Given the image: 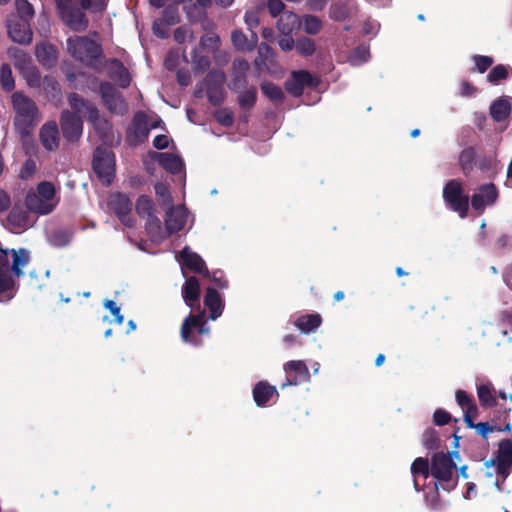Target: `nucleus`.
I'll return each instance as SVG.
<instances>
[{
    "label": "nucleus",
    "instance_id": "1",
    "mask_svg": "<svg viewBox=\"0 0 512 512\" xmlns=\"http://www.w3.org/2000/svg\"><path fill=\"white\" fill-rule=\"evenodd\" d=\"M12 256L11 270L15 276H23V268L30 261V252L24 248L0 249V293L11 290L15 282L8 273L9 255Z\"/></svg>",
    "mask_w": 512,
    "mask_h": 512
},
{
    "label": "nucleus",
    "instance_id": "2",
    "mask_svg": "<svg viewBox=\"0 0 512 512\" xmlns=\"http://www.w3.org/2000/svg\"><path fill=\"white\" fill-rule=\"evenodd\" d=\"M12 104L16 113L14 119L16 130L23 137L29 135L39 121L36 104L20 92L12 95Z\"/></svg>",
    "mask_w": 512,
    "mask_h": 512
},
{
    "label": "nucleus",
    "instance_id": "3",
    "mask_svg": "<svg viewBox=\"0 0 512 512\" xmlns=\"http://www.w3.org/2000/svg\"><path fill=\"white\" fill-rule=\"evenodd\" d=\"M69 103L74 111L88 118L104 142L113 141V138L109 137V134L112 133L110 124L106 119L100 117L98 109L92 103L85 101L75 93L69 96Z\"/></svg>",
    "mask_w": 512,
    "mask_h": 512
},
{
    "label": "nucleus",
    "instance_id": "4",
    "mask_svg": "<svg viewBox=\"0 0 512 512\" xmlns=\"http://www.w3.org/2000/svg\"><path fill=\"white\" fill-rule=\"evenodd\" d=\"M67 51L76 60L88 66H95L102 54L100 45L86 36L68 38Z\"/></svg>",
    "mask_w": 512,
    "mask_h": 512
},
{
    "label": "nucleus",
    "instance_id": "5",
    "mask_svg": "<svg viewBox=\"0 0 512 512\" xmlns=\"http://www.w3.org/2000/svg\"><path fill=\"white\" fill-rule=\"evenodd\" d=\"M25 203L31 212L40 215L49 214L57 204L54 185L46 181L39 183L35 192L27 194Z\"/></svg>",
    "mask_w": 512,
    "mask_h": 512
},
{
    "label": "nucleus",
    "instance_id": "6",
    "mask_svg": "<svg viewBox=\"0 0 512 512\" xmlns=\"http://www.w3.org/2000/svg\"><path fill=\"white\" fill-rule=\"evenodd\" d=\"M487 469L495 467L496 475L502 478V482L512 471V441L509 439L501 440L494 456L484 462Z\"/></svg>",
    "mask_w": 512,
    "mask_h": 512
},
{
    "label": "nucleus",
    "instance_id": "7",
    "mask_svg": "<svg viewBox=\"0 0 512 512\" xmlns=\"http://www.w3.org/2000/svg\"><path fill=\"white\" fill-rule=\"evenodd\" d=\"M209 334V328L204 322V311L196 315H189L182 324L181 338L184 342L194 346L201 345L202 336Z\"/></svg>",
    "mask_w": 512,
    "mask_h": 512
},
{
    "label": "nucleus",
    "instance_id": "8",
    "mask_svg": "<svg viewBox=\"0 0 512 512\" xmlns=\"http://www.w3.org/2000/svg\"><path fill=\"white\" fill-rule=\"evenodd\" d=\"M443 198L446 204L461 218L467 216L469 198L464 194L461 183L457 180H450L443 189Z\"/></svg>",
    "mask_w": 512,
    "mask_h": 512
},
{
    "label": "nucleus",
    "instance_id": "9",
    "mask_svg": "<svg viewBox=\"0 0 512 512\" xmlns=\"http://www.w3.org/2000/svg\"><path fill=\"white\" fill-rule=\"evenodd\" d=\"M459 457L457 452L434 454L431 459V475L440 481H450L457 468L454 459H459Z\"/></svg>",
    "mask_w": 512,
    "mask_h": 512
},
{
    "label": "nucleus",
    "instance_id": "10",
    "mask_svg": "<svg viewBox=\"0 0 512 512\" xmlns=\"http://www.w3.org/2000/svg\"><path fill=\"white\" fill-rule=\"evenodd\" d=\"M137 213L147 217V231L153 241L159 242L166 236L161 229L160 220L154 215L153 201L147 196H140L136 203Z\"/></svg>",
    "mask_w": 512,
    "mask_h": 512
},
{
    "label": "nucleus",
    "instance_id": "11",
    "mask_svg": "<svg viewBox=\"0 0 512 512\" xmlns=\"http://www.w3.org/2000/svg\"><path fill=\"white\" fill-rule=\"evenodd\" d=\"M114 165V155L109 149L106 147H98L95 150L93 169L103 183L110 184L112 181L115 171Z\"/></svg>",
    "mask_w": 512,
    "mask_h": 512
},
{
    "label": "nucleus",
    "instance_id": "12",
    "mask_svg": "<svg viewBox=\"0 0 512 512\" xmlns=\"http://www.w3.org/2000/svg\"><path fill=\"white\" fill-rule=\"evenodd\" d=\"M57 9L61 20L71 30L81 32L87 29L89 20L81 7L78 8L73 2H69Z\"/></svg>",
    "mask_w": 512,
    "mask_h": 512
},
{
    "label": "nucleus",
    "instance_id": "13",
    "mask_svg": "<svg viewBox=\"0 0 512 512\" xmlns=\"http://www.w3.org/2000/svg\"><path fill=\"white\" fill-rule=\"evenodd\" d=\"M318 80L305 70L294 71L285 83V88L293 96H300L305 87H316Z\"/></svg>",
    "mask_w": 512,
    "mask_h": 512
},
{
    "label": "nucleus",
    "instance_id": "14",
    "mask_svg": "<svg viewBox=\"0 0 512 512\" xmlns=\"http://www.w3.org/2000/svg\"><path fill=\"white\" fill-rule=\"evenodd\" d=\"M81 116L77 111L75 113L69 111L62 112L61 128L66 140L74 142L82 135L83 125Z\"/></svg>",
    "mask_w": 512,
    "mask_h": 512
},
{
    "label": "nucleus",
    "instance_id": "15",
    "mask_svg": "<svg viewBox=\"0 0 512 512\" xmlns=\"http://www.w3.org/2000/svg\"><path fill=\"white\" fill-rule=\"evenodd\" d=\"M7 30L10 39L19 44H29L32 40L30 22L19 20L16 17H9Z\"/></svg>",
    "mask_w": 512,
    "mask_h": 512
},
{
    "label": "nucleus",
    "instance_id": "16",
    "mask_svg": "<svg viewBox=\"0 0 512 512\" xmlns=\"http://www.w3.org/2000/svg\"><path fill=\"white\" fill-rule=\"evenodd\" d=\"M102 99L107 108L115 114H124L127 111V104L120 93L108 82L100 85Z\"/></svg>",
    "mask_w": 512,
    "mask_h": 512
},
{
    "label": "nucleus",
    "instance_id": "17",
    "mask_svg": "<svg viewBox=\"0 0 512 512\" xmlns=\"http://www.w3.org/2000/svg\"><path fill=\"white\" fill-rule=\"evenodd\" d=\"M189 212L184 205L172 206L166 211L165 226L167 234L182 230L188 222Z\"/></svg>",
    "mask_w": 512,
    "mask_h": 512
},
{
    "label": "nucleus",
    "instance_id": "18",
    "mask_svg": "<svg viewBox=\"0 0 512 512\" xmlns=\"http://www.w3.org/2000/svg\"><path fill=\"white\" fill-rule=\"evenodd\" d=\"M497 198L498 191L495 185L492 183L484 184L472 195L471 205L473 209L482 213L485 207L493 205Z\"/></svg>",
    "mask_w": 512,
    "mask_h": 512
},
{
    "label": "nucleus",
    "instance_id": "19",
    "mask_svg": "<svg viewBox=\"0 0 512 512\" xmlns=\"http://www.w3.org/2000/svg\"><path fill=\"white\" fill-rule=\"evenodd\" d=\"M284 371L289 373H295L296 376L292 379H287L285 383L282 384V388L291 385H298L300 382H309L310 381V373L306 363L302 360H293L284 364Z\"/></svg>",
    "mask_w": 512,
    "mask_h": 512
},
{
    "label": "nucleus",
    "instance_id": "20",
    "mask_svg": "<svg viewBox=\"0 0 512 512\" xmlns=\"http://www.w3.org/2000/svg\"><path fill=\"white\" fill-rule=\"evenodd\" d=\"M148 135L149 127L147 124L146 116L143 113H137L134 116L132 125L128 130V137L130 142L133 144H138L147 139Z\"/></svg>",
    "mask_w": 512,
    "mask_h": 512
},
{
    "label": "nucleus",
    "instance_id": "21",
    "mask_svg": "<svg viewBox=\"0 0 512 512\" xmlns=\"http://www.w3.org/2000/svg\"><path fill=\"white\" fill-rule=\"evenodd\" d=\"M107 72L109 77L120 87L126 88L130 85L131 77L127 68L117 59H112L107 63Z\"/></svg>",
    "mask_w": 512,
    "mask_h": 512
},
{
    "label": "nucleus",
    "instance_id": "22",
    "mask_svg": "<svg viewBox=\"0 0 512 512\" xmlns=\"http://www.w3.org/2000/svg\"><path fill=\"white\" fill-rule=\"evenodd\" d=\"M225 75L222 71H212L207 75L206 86L211 102L218 104L221 101L220 89L224 83Z\"/></svg>",
    "mask_w": 512,
    "mask_h": 512
},
{
    "label": "nucleus",
    "instance_id": "23",
    "mask_svg": "<svg viewBox=\"0 0 512 512\" xmlns=\"http://www.w3.org/2000/svg\"><path fill=\"white\" fill-rule=\"evenodd\" d=\"M176 259L181 264L182 269L186 267L197 273H201L205 269V262L203 259L189 247H185L181 253L176 256Z\"/></svg>",
    "mask_w": 512,
    "mask_h": 512
},
{
    "label": "nucleus",
    "instance_id": "24",
    "mask_svg": "<svg viewBox=\"0 0 512 512\" xmlns=\"http://www.w3.org/2000/svg\"><path fill=\"white\" fill-rule=\"evenodd\" d=\"M204 304L209 309V318L211 320H216L222 315L224 309V301L220 294L215 290V288L208 287L206 289Z\"/></svg>",
    "mask_w": 512,
    "mask_h": 512
},
{
    "label": "nucleus",
    "instance_id": "25",
    "mask_svg": "<svg viewBox=\"0 0 512 512\" xmlns=\"http://www.w3.org/2000/svg\"><path fill=\"white\" fill-rule=\"evenodd\" d=\"M40 140L42 145L49 151L58 148L59 131L55 121L44 124L40 130Z\"/></svg>",
    "mask_w": 512,
    "mask_h": 512
},
{
    "label": "nucleus",
    "instance_id": "26",
    "mask_svg": "<svg viewBox=\"0 0 512 512\" xmlns=\"http://www.w3.org/2000/svg\"><path fill=\"white\" fill-rule=\"evenodd\" d=\"M35 55L39 63L44 67L51 68L57 63V50L48 42L38 43L35 47Z\"/></svg>",
    "mask_w": 512,
    "mask_h": 512
},
{
    "label": "nucleus",
    "instance_id": "27",
    "mask_svg": "<svg viewBox=\"0 0 512 512\" xmlns=\"http://www.w3.org/2000/svg\"><path fill=\"white\" fill-rule=\"evenodd\" d=\"M7 222L10 229L15 233H19L20 231L26 230L32 226L29 214L20 207H14L12 209L8 215Z\"/></svg>",
    "mask_w": 512,
    "mask_h": 512
},
{
    "label": "nucleus",
    "instance_id": "28",
    "mask_svg": "<svg viewBox=\"0 0 512 512\" xmlns=\"http://www.w3.org/2000/svg\"><path fill=\"white\" fill-rule=\"evenodd\" d=\"M182 296L185 304L191 309H193L195 305L199 306L200 284L197 278L189 277L186 279L182 287Z\"/></svg>",
    "mask_w": 512,
    "mask_h": 512
},
{
    "label": "nucleus",
    "instance_id": "29",
    "mask_svg": "<svg viewBox=\"0 0 512 512\" xmlns=\"http://www.w3.org/2000/svg\"><path fill=\"white\" fill-rule=\"evenodd\" d=\"M155 159L158 163L170 173H178L182 171L184 163L182 159L172 153H155Z\"/></svg>",
    "mask_w": 512,
    "mask_h": 512
},
{
    "label": "nucleus",
    "instance_id": "30",
    "mask_svg": "<svg viewBox=\"0 0 512 512\" xmlns=\"http://www.w3.org/2000/svg\"><path fill=\"white\" fill-rule=\"evenodd\" d=\"M274 395L278 396L276 388L264 381L257 383L253 389V398L258 406H265Z\"/></svg>",
    "mask_w": 512,
    "mask_h": 512
},
{
    "label": "nucleus",
    "instance_id": "31",
    "mask_svg": "<svg viewBox=\"0 0 512 512\" xmlns=\"http://www.w3.org/2000/svg\"><path fill=\"white\" fill-rule=\"evenodd\" d=\"M322 319L319 314H307L298 317L294 321V325L305 334L316 331L321 325Z\"/></svg>",
    "mask_w": 512,
    "mask_h": 512
},
{
    "label": "nucleus",
    "instance_id": "32",
    "mask_svg": "<svg viewBox=\"0 0 512 512\" xmlns=\"http://www.w3.org/2000/svg\"><path fill=\"white\" fill-rule=\"evenodd\" d=\"M277 27L282 34H291L300 27V18L293 12H284L277 22Z\"/></svg>",
    "mask_w": 512,
    "mask_h": 512
},
{
    "label": "nucleus",
    "instance_id": "33",
    "mask_svg": "<svg viewBox=\"0 0 512 512\" xmlns=\"http://www.w3.org/2000/svg\"><path fill=\"white\" fill-rule=\"evenodd\" d=\"M511 98H499L495 100L491 107L490 113L494 120L502 121L508 117L511 111Z\"/></svg>",
    "mask_w": 512,
    "mask_h": 512
},
{
    "label": "nucleus",
    "instance_id": "34",
    "mask_svg": "<svg viewBox=\"0 0 512 512\" xmlns=\"http://www.w3.org/2000/svg\"><path fill=\"white\" fill-rule=\"evenodd\" d=\"M8 55L20 73L33 64L31 56L22 49L9 48Z\"/></svg>",
    "mask_w": 512,
    "mask_h": 512
},
{
    "label": "nucleus",
    "instance_id": "35",
    "mask_svg": "<svg viewBox=\"0 0 512 512\" xmlns=\"http://www.w3.org/2000/svg\"><path fill=\"white\" fill-rule=\"evenodd\" d=\"M456 401L458 405L465 411V420L472 425L470 420L471 415H475L477 407L473 399L463 390L456 391Z\"/></svg>",
    "mask_w": 512,
    "mask_h": 512
},
{
    "label": "nucleus",
    "instance_id": "36",
    "mask_svg": "<svg viewBox=\"0 0 512 512\" xmlns=\"http://www.w3.org/2000/svg\"><path fill=\"white\" fill-rule=\"evenodd\" d=\"M495 390L491 383L486 382L477 386V394L482 406L492 407L496 404Z\"/></svg>",
    "mask_w": 512,
    "mask_h": 512
},
{
    "label": "nucleus",
    "instance_id": "37",
    "mask_svg": "<svg viewBox=\"0 0 512 512\" xmlns=\"http://www.w3.org/2000/svg\"><path fill=\"white\" fill-rule=\"evenodd\" d=\"M114 201L115 212L119 219L124 225L131 227V222H126V218L128 217V213L131 212L132 207L130 200L123 195H117Z\"/></svg>",
    "mask_w": 512,
    "mask_h": 512
},
{
    "label": "nucleus",
    "instance_id": "38",
    "mask_svg": "<svg viewBox=\"0 0 512 512\" xmlns=\"http://www.w3.org/2000/svg\"><path fill=\"white\" fill-rule=\"evenodd\" d=\"M256 40H257V37H256V34H254V33L252 34L251 41H249L247 39L246 35L240 30H235L231 34V41H232L233 45L235 46V48H237L238 50H243V51L252 50L256 43Z\"/></svg>",
    "mask_w": 512,
    "mask_h": 512
},
{
    "label": "nucleus",
    "instance_id": "39",
    "mask_svg": "<svg viewBox=\"0 0 512 512\" xmlns=\"http://www.w3.org/2000/svg\"><path fill=\"white\" fill-rule=\"evenodd\" d=\"M300 26H302L306 34L316 35L322 29V21L317 16L305 15L302 20H300Z\"/></svg>",
    "mask_w": 512,
    "mask_h": 512
},
{
    "label": "nucleus",
    "instance_id": "40",
    "mask_svg": "<svg viewBox=\"0 0 512 512\" xmlns=\"http://www.w3.org/2000/svg\"><path fill=\"white\" fill-rule=\"evenodd\" d=\"M16 14L11 17H16L19 20H26L30 22L34 17L33 6L27 0L15 1Z\"/></svg>",
    "mask_w": 512,
    "mask_h": 512
},
{
    "label": "nucleus",
    "instance_id": "41",
    "mask_svg": "<svg viewBox=\"0 0 512 512\" xmlns=\"http://www.w3.org/2000/svg\"><path fill=\"white\" fill-rule=\"evenodd\" d=\"M296 50L302 56H312L316 51L315 41L308 37H300L296 40Z\"/></svg>",
    "mask_w": 512,
    "mask_h": 512
},
{
    "label": "nucleus",
    "instance_id": "42",
    "mask_svg": "<svg viewBox=\"0 0 512 512\" xmlns=\"http://www.w3.org/2000/svg\"><path fill=\"white\" fill-rule=\"evenodd\" d=\"M511 70L509 66L503 64L496 65L487 75V80L492 84H498L499 81L508 77Z\"/></svg>",
    "mask_w": 512,
    "mask_h": 512
},
{
    "label": "nucleus",
    "instance_id": "43",
    "mask_svg": "<svg viewBox=\"0 0 512 512\" xmlns=\"http://www.w3.org/2000/svg\"><path fill=\"white\" fill-rule=\"evenodd\" d=\"M42 85H43V89L45 91V93L47 94V96H49L50 98L54 99V100H59L60 97H61V90H60V87H59V84L58 82L53 79L52 77H44V79L42 80Z\"/></svg>",
    "mask_w": 512,
    "mask_h": 512
},
{
    "label": "nucleus",
    "instance_id": "44",
    "mask_svg": "<svg viewBox=\"0 0 512 512\" xmlns=\"http://www.w3.org/2000/svg\"><path fill=\"white\" fill-rule=\"evenodd\" d=\"M261 90L265 96L275 102H280L284 97L282 89L270 82L263 83L261 85Z\"/></svg>",
    "mask_w": 512,
    "mask_h": 512
},
{
    "label": "nucleus",
    "instance_id": "45",
    "mask_svg": "<svg viewBox=\"0 0 512 512\" xmlns=\"http://www.w3.org/2000/svg\"><path fill=\"white\" fill-rule=\"evenodd\" d=\"M0 83L4 90L12 91L15 87L12 70L8 64H3L0 69Z\"/></svg>",
    "mask_w": 512,
    "mask_h": 512
},
{
    "label": "nucleus",
    "instance_id": "46",
    "mask_svg": "<svg viewBox=\"0 0 512 512\" xmlns=\"http://www.w3.org/2000/svg\"><path fill=\"white\" fill-rule=\"evenodd\" d=\"M20 74L26 80V83H27L28 86H30V87H39L41 85L40 73H39L37 67L34 64H32L31 66L26 68Z\"/></svg>",
    "mask_w": 512,
    "mask_h": 512
},
{
    "label": "nucleus",
    "instance_id": "47",
    "mask_svg": "<svg viewBox=\"0 0 512 512\" xmlns=\"http://www.w3.org/2000/svg\"><path fill=\"white\" fill-rule=\"evenodd\" d=\"M411 473L414 478L417 475H422L424 478H428L431 474V467L429 468V463L424 458H416L411 465Z\"/></svg>",
    "mask_w": 512,
    "mask_h": 512
},
{
    "label": "nucleus",
    "instance_id": "48",
    "mask_svg": "<svg viewBox=\"0 0 512 512\" xmlns=\"http://www.w3.org/2000/svg\"><path fill=\"white\" fill-rule=\"evenodd\" d=\"M369 58H370V52H369L368 47L359 46L350 55L349 62L354 66H358V65H361V64L367 62Z\"/></svg>",
    "mask_w": 512,
    "mask_h": 512
},
{
    "label": "nucleus",
    "instance_id": "49",
    "mask_svg": "<svg viewBox=\"0 0 512 512\" xmlns=\"http://www.w3.org/2000/svg\"><path fill=\"white\" fill-rule=\"evenodd\" d=\"M80 7L92 13H102L106 7V0H79Z\"/></svg>",
    "mask_w": 512,
    "mask_h": 512
},
{
    "label": "nucleus",
    "instance_id": "50",
    "mask_svg": "<svg viewBox=\"0 0 512 512\" xmlns=\"http://www.w3.org/2000/svg\"><path fill=\"white\" fill-rule=\"evenodd\" d=\"M329 15L333 20L342 21L349 15V8L344 3H335L331 6Z\"/></svg>",
    "mask_w": 512,
    "mask_h": 512
},
{
    "label": "nucleus",
    "instance_id": "51",
    "mask_svg": "<svg viewBox=\"0 0 512 512\" xmlns=\"http://www.w3.org/2000/svg\"><path fill=\"white\" fill-rule=\"evenodd\" d=\"M472 60L479 73L486 72L494 63V59L492 57L484 55H474L472 56Z\"/></svg>",
    "mask_w": 512,
    "mask_h": 512
},
{
    "label": "nucleus",
    "instance_id": "52",
    "mask_svg": "<svg viewBox=\"0 0 512 512\" xmlns=\"http://www.w3.org/2000/svg\"><path fill=\"white\" fill-rule=\"evenodd\" d=\"M219 36L216 33L209 32L201 37L200 45L208 50H214L219 45Z\"/></svg>",
    "mask_w": 512,
    "mask_h": 512
},
{
    "label": "nucleus",
    "instance_id": "53",
    "mask_svg": "<svg viewBox=\"0 0 512 512\" xmlns=\"http://www.w3.org/2000/svg\"><path fill=\"white\" fill-rule=\"evenodd\" d=\"M256 100L255 88H249L239 95V103L242 107L250 108Z\"/></svg>",
    "mask_w": 512,
    "mask_h": 512
},
{
    "label": "nucleus",
    "instance_id": "54",
    "mask_svg": "<svg viewBox=\"0 0 512 512\" xmlns=\"http://www.w3.org/2000/svg\"><path fill=\"white\" fill-rule=\"evenodd\" d=\"M155 193L163 205L170 204L172 202L169 189L165 184L157 183L155 185Z\"/></svg>",
    "mask_w": 512,
    "mask_h": 512
},
{
    "label": "nucleus",
    "instance_id": "55",
    "mask_svg": "<svg viewBox=\"0 0 512 512\" xmlns=\"http://www.w3.org/2000/svg\"><path fill=\"white\" fill-rule=\"evenodd\" d=\"M104 307L112 313L117 324L121 325L123 323L124 317L120 312V307L113 300H105Z\"/></svg>",
    "mask_w": 512,
    "mask_h": 512
},
{
    "label": "nucleus",
    "instance_id": "56",
    "mask_svg": "<svg viewBox=\"0 0 512 512\" xmlns=\"http://www.w3.org/2000/svg\"><path fill=\"white\" fill-rule=\"evenodd\" d=\"M160 19H164L165 24L174 25L179 22V15L177 7L169 6L164 11L163 16Z\"/></svg>",
    "mask_w": 512,
    "mask_h": 512
},
{
    "label": "nucleus",
    "instance_id": "57",
    "mask_svg": "<svg viewBox=\"0 0 512 512\" xmlns=\"http://www.w3.org/2000/svg\"><path fill=\"white\" fill-rule=\"evenodd\" d=\"M192 61L197 69L206 70L210 66V59L208 56L200 55L197 50L192 53Z\"/></svg>",
    "mask_w": 512,
    "mask_h": 512
},
{
    "label": "nucleus",
    "instance_id": "58",
    "mask_svg": "<svg viewBox=\"0 0 512 512\" xmlns=\"http://www.w3.org/2000/svg\"><path fill=\"white\" fill-rule=\"evenodd\" d=\"M193 36L192 31L185 26L178 27L174 32V39L178 43H184L191 39Z\"/></svg>",
    "mask_w": 512,
    "mask_h": 512
},
{
    "label": "nucleus",
    "instance_id": "59",
    "mask_svg": "<svg viewBox=\"0 0 512 512\" xmlns=\"http://www.w3.org/2000/svg\"><path fill=\"white\" fill-rule=\"evenodd\" d=\"M215 117L223 126L229 127L233 124V114L227 109L217 111Z\"/></svg>",
    "mask_w": 512,
    "mask_h": 512
},
{
    "label": "nucleus",
    "instance_id": "60",
    "mask_svg": "<svg viewBox=\"0 0 512 512\" xmlns=\"http://www.w3.org/2000/svg\"><path fill=\"white\" fill-rule=\"evenodd\" d=\"M35 170H36V164H35L34 160L27 159L24 162V164L20 170L19 176L22 179H27L34 174Z\"/></svg>",
    "mask_w": 512,
    "mask_h": 512
},
{
    "label": "nucleus",
    "instance_id": "61",
    "mask_svg": "<svg viewBox=\"0 0 512 512\" xmlns=\"http://www.w3.org/2000/svg\"><path fill=\"white\" fill-rule=\"evenodd\" d=\"M279 47L285 51H291L293 48L296 49V41L290 36V34H283L278 40Z\"/></svg>",
    "mask_w": 512,
    "mask_h": 512
},
{
    "label": "nucleus",
    "instance_id": "62",
    "mask_svg": "<svg viewBox=\"0 0 512 512\" xmlns=\"http://www.w3.org/2000/svg\"><path fill=\"white\" fill-rule=\"evenodd\" d=\"M451 416L448 412L442 409H437L433 415V421L436 425L443 426L449 423Z\"/></svg>",
    "mask_w": 512,
    "mask_h": 512
},
{
    "label": "nucleus",
    "instance_id": "63",
    "mask_svg": "<svg viewBox=\"0 0 512 512\" xmlns=\"http://www.w3.org/2000/svg\"><path fill=\"white\" fill-rule=\"evenodd\" d=\"M169 25L165 24L164 19H157L153 23V31L154 34L160 38H166L168 36L167 27Z\"/></svg>",
    "mask_w": 512,
    "mask_h": 512
},
{
    "label": "nucleus",
    "instance_id": "64",
    "mask_svg": "<svg viewBox=\"0 0 512 512\" xmlns=\"http://www.w3.org/2000/svg\"><path fill=\"white\" fill-rule=\"evenodd\" d=\"M477 88L467 81L460 84L459 94L463 97H473L476 95Z\"/></svg>",
    "mask_w": 512,
    "mask_h": 512
}]
</instances>
